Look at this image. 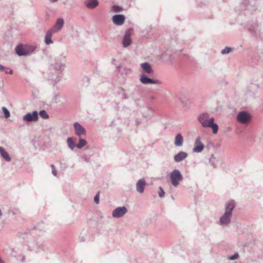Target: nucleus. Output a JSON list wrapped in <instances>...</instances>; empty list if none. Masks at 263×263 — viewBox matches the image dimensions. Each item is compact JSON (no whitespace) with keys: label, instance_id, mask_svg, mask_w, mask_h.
<instances>
[{"label":"nucleus","instance_id":"393cba45","mask_svg":"<svg viewBox=\"0 0 263 263\" xmlns=\"http://www.w3.org/2000/svg\"><path fill=\"white\" fill-rule=\"evenodd\" d=\"M123 10V8L119 6L118 5H114L112 7L111 11L114 12H119L122 11Z\"/></svg>","mask_w":263,"mask_h":263},{"label":"nucleus","instance_id":"7c9ffc66","mask_svg":"<svg viewBox=\"0 0 263 263\" xmlns=\"http://www.w3.org/2000/svg\"><path fill=\"white\" fill-rule=\"evenodd\" d=\"M238 253H235L234 255L229 257V259L230 260H235L238 257Z\"/></svg>","mask_w":263,"mask_h":263},{"label":"nucleus","instance_id":"1a4fd4ad","mask_svg":"<svg viewBox=\"0 0 263 263\" xmlns=\"http://www.w3.org/2000/svg\"><path fill=\"white\" fill-rule=\"evenodd\" d=\"M132 30L131 29H128L126 31L122 42V45L124 48L128 47L132 43Z\"/></svg>","mask_w":263,"mask_h":263},{"label":"nucleus","instance_id":"39448f33","mask_svg":"<svg viewBox=\"0 0 263 263\" xmlns=\"http://www.w3.org/2000/svg\"><path fill=\"white\" fill-rule=\"evenodd\" d=\"M170 178L172 185L176 187L180 182L183 180V176L178 170H174L170 174Z\"/></svg>","mask_w":263,"mask_h":263},{"label":"nucleus","instance_id":"37998d69","mask_svg":"<svg viewBox=\"0 0 263 263\" xmlns=\"http://www.w3.org/2000/svg\"><path fill=\"white\" fill-rule=\"evenodd\" d=\"M2 215V213L1 212V210H0V216Z\"/></svg>","mask_w":263,"mask_h":263},{"label":"nucleus","instance_id":"bb28decb","mask_svg":"<svg viewBox=\"0 0 263 263\" xmlns=\"http://www.w3.org/2000/svg\"><path fill=\"white\" fill-rule=\"evenodd\" d=\"M41 117H42L44 119H47L49 118V115L47 113V112L45 110H41L39 113H38Z\"/></svg>","mask_w":263,"mask_h":263},{"label":"nucleus","instance_id":"f3484780","mask_svg":"<svg viewBox=\"0 0 263 263\" xmlns=\"http://www.w3.org/2000/svg\"><path fill=\"white\" fill-rule=\"evenodd\" d=\"M85 6L90 9H95L99 6L98 0H87L84 3Z\"/></svg>","mask_w":263,"mask_h":263},{"label":"nucleus","instance_id":"58836bf2","mask_svg":"<svg viewBox=\"0 0 263 263\" xmlns=\"http://www.w3.org/2000/svg\"><path fill=\"white\" fill-rule=\"evenodd\" d=\"M13 71L12 69H10L8 71V74H12L13 73Z\"/></svg>","mask_w":263,"mask_h":263},{"label":"nucleus","instance_id":"a878e982","mask_svg":"<svg viewBox=\"0 0 263 263\" xmlns=\"http://www.w3.org/2000/svg\"><path fill=\"white\" fill-rule=\"evenodd\" d=\"M233 50V48L229 47H226L223 49H222L221 51V53L223 55L228 54L231 51H232Z\"/></svg>","mask_w":263,"mask_h":263},{"label":"nucleus","instance_id":"4be33fe9","mask_svg":"<svg viewBox=\"0 0 263 263\" xmlns=\"http://www.w3.org/2000/svg\"><path fill=\"white\" fill-rule=\"evenodd\" d=\"M67 143L68 147L71 150H73L74 148L76 147H77V145L76 144L75 142L73 140V139L71 137H69L67 138Z\"/></svg>","mask_w":263,"mask_h":263},{"label":"nucleus","instance_id":"473e14b6","mask_svg":"<svg viewBox=\"0 0 263 263\" xmlns=\"http://www.w3.org/2000/svg\"><path fill=\"white\" fill-rule=\"evenodd\" d=\"M9 69L8 68H7V67L4 66L3 65L0 64V71H4L5 69Z\"/></svg>","mask_w":263,"mask_h":263},{"label":"nucleus","instance_id":"4468645a","mask_svg":"<svg viewBox=\"0 0 263 263\" xmlns=\"http://www.w3.org/2000/svg\"><path fill=\"white\" fill-rule=\"evenodd\" d=\"M146 185L145 180L144 178L139 179L136 183V187L137 191L139 193H143L144 187Z\"/></svg>","mask_w":263,"mask_h":263},{"label":"nucleus","instance_id":"20e7f679","mask_svg":"<svg viewBox=\"0 0 263 263\" xmlns=\"http://www.w3.org/2000/svg\"><path fill=\"white\" fill-rule=\"evenodd\" d=\"M36 49L35 46L20 44L15 48L16 53L20 56L29 55L32 53Z\"/></svg>","mask_w":263,"mask_h":263},{"label":"nucleus","instance_id":"412c9836","mask_svg":"<svg viewBox=\"0 0 263 263\" xmlns=\"http://www.w3.org/2000/svg\"><path fill=\"white\" fill-rule=\"evenodd\" d=\"M0 154L6 161L10 162L11 160V157L8 153L1 146H0Z\"/></svg>","mask_w":263,"mask_h":263},{"label":"nucleus","instance_id":"f8f14e48","mask_svg":"<svg viewBox=\"0 0 263 263\" xmlns=\"http://www.w3.org/2000/svg\"><path fill=\"white\" fill-rule=\"evenodd\" d=\"M204 147V145L201 142L200 138L199 137H197L194 142L193 152L194 153H200L203 151Z\"/></svg>","mask_w":263,"mask_h":263},{"label":"nucleus","instance_id":"f704fd0d","mask_svg":"<svg viewBox=\"0 0 263 263\" xmlns=\"http://www.w3.org/2000/svg\"><path fill=\"white\" fill-rule=\"evenodd\" d=\"M25 259H26L25 256L23 255H21V261L22 262H24V261H25Z\"/></svg>","mask_w":263,"mask_h":263},{"label":"nucleus","instance_id":"7ed1b4c3","mask_svg":"<svg viewBox=\"0 0 263 263\" xmlns=\"http://www.w3.org/2000/svg\"><path fill=\"white\" fill-rule=\"evenodd\" d=\"M66 60V56L64 55L63 54H61L60 56L56 58L55 63L50 65V69L51 70H54L57 73L62 72L65 69V63H62L61 62L63 61L65 62Z\"/></svg>","mask_w":263,"mask_h":263},{"label":"nucleus","instance_id":"c85d7f7f","mask_svg":"<svg viewBox=\"0 0 263 263\" xmlns=\"http://www.w3.org/2000/svg\"><path fill=\"white\" fill-rule=\"evenodd\" d=\"M159 196L160 197L162 198L164 197L165 193H164L162 187L160 186L159 187Z\"/></svg>","mask_w":263,"mask_h":263},{"label":"nucleus","instance_id":"a211bd4d","mask_svg":"<svg viewBox=\"0 0 263 263\" xmlns=\"http://www.w3.org/2000/svg\"><path fill=\"white\" fill-rule=\"evenodd\" d=\"M55 33L52 30H51L50 29L48 30L46 33L45 36V43L46 45H50L52 44L53 42L51 39L52 36L53 34Z\"/></svg>","mask_w":263,"mask_h":263},{"label":"nucleus","instance_id":"ea45409f","mask_svg":"<svg viewBox=\"0 0 263 263\" xmlns=\"http://www.w3.org/2000/svg\"><path fill=\"white\" fill-rule=\"evenodd\" d=\"M8 69H5V72L6 73V74H8V71L7 70Z\"/></svg>","mask_w":263,"mask_h":263},{"label":"nucleus","instance_id":"9b49d317","mask_svg":"<svg viewBox=\"0 0 263 263\" xmlns=\"http://www.w3.org/2000/svg\"><path fill=\"white\" fill-rule=\"evenodd\" d=\"M73 128L76 135L78 137L85 136L86 134V129L79 123L75 122L73 124Z\"/></svg>","mask_w":263,"mask_h":263},{"label":"nucleus","instance_id":"6e6552de","mask_svg":"<svg viewBox=\"0 0 263 263\" xmlns=\"http://www.w3.org/2000/svg\"><path fill=\"white\" fill-rule=\"evenodd\" d=\"M39 119V114L36 110L32 112H28L23 117L24 121L26 122H31L37 121Z\"/></svg>","mask_w":263,"mask_h":263},{"label":"nucleus","instance_id":"ddd939ff","mask_svg":"<svg viewBox=\"0 0 263 263\" xmlns=\"http://www.w3.org/2000/svg\"><path fill=\"white\" fill-rule=\"evenodd\" d=\"M125 20V17L123 14H116L112 16L113 23L117 25H122Z\"/></svg>","mask_w":263,"mask_h":263},{"label":"nucleus","instance_id":"6ab92c4d","mask_svg":"<svg viewBox=\"0 0 263 263\" xmlns=\"http://www.w3.org/2000/svg\"><path fill=\"white\" fill-rule=\"evenodd\" d=\"M140 67L146 73L152 74L153 73V70L151 65L147 62H144L141 64Z\"/></svg>","mask_w":263,"mask_h":263},{"label":"nucleus","instance_id":"9d476101","mask_svg":"<svg viewBox=\"0 0 263 263\" xmlns=\"http://www.w3.org/2000/svg\"><path fill=\"white\" fill-rule=\"evenodd\" d=\"M140 81L144 85L149 84H161L162 82L159 80H154L148 78L146 75L143 74L140 78Z\"/></svg>","mask_w":263,"mask_h":263},{"label":"nucleus","instance_id":"0eeeda50","mask_svg":"<svg viewBox=\"0 0 263 263\" xmlns=\"http://www.w3.org/2000/svg\"><path fill=\"white\" fill-rule=\"evenodd\" d=\"M127 211V209L125 206H119L112 211L111 215L114 218H121L122 217Z\"/></svg>","mask_w":263,"mask_h":263},{"label":"nucleus","instance_id":"2f4dec72","mask_svg":"<svg viewBox=\"0 0 263 263\" xmlns=\"http://www.w3.org/2000/svg\"><path fill=\"white\" fill-rule=\"evenodd\" d=\"M94 201L96 203L98 204L99 202V193H98L94 197Z\"/></svg>","mask_w":263,"mask_h":263},{"label":"nucleus","instance_id":"72a5a7b5","mask_svg":"<svg viewBox=\"0 0 263 263\" xmlns=\"http://www.w3.org/2000/svg\"><path fill=\"white\" fill-rule=\"evenodd\" d=\"M249 31L251 33H252L253 35L256 34L255 30L254 29L249 28Z\"/></svg>","mask_w":263,"mask_h":263},{"label":"nucleus","instance_id":"423d86ee","mask_svg":"<svg viewBox=\"0 0 263 263\" xmlns=\"http://www.w3.org/2000/svg\"><path fill=\"white\" fill-rule=\"evenodd\" d=\"M236 119L241 124H248L251 121L252 116L246 111H241L237 114Z\"/></svg>","mask_w":263,"mask_h":263},{"label":"nucleus","instance_id":"aec40b11","mask_svg":"<svg viewBox=\"0 0 263 263\" xmlns=\"http://www.w3.org/2000/svg\"><path fill=\"white\" fill-rule=\"evenodd\" d=\"M183 139L180 134H177L175 138L174 144L176 146H181L183 145Z\"/></svg>","mask_w":263,"mask_h":263},{"label":"nucleus","instance_id":"b1692460","mask_svg":"<svg viewBox=\"0 0 263 263\" xmlns=\"http://www.w3.org/2000/svg\"><path fill=\"white\" fill-rule=\"evenodd\" d=\"M210 163L213 165L214 167H216L218 162L217 159L213 154L211 156V158L209 160Z\"/></svg>","mask_w":263,"mask_h":263},{"label":"nucleus","instance_id":"dca6fc26","mask_svg":"<svg viewBox=\"0 0 263 263\" xmlns=\"http://www.w3.org/2000/svg\"><path fill=\"white\" fill-rule=\"evenodd\" d=\"M187 156L188 155L186 152L180 151L174 156V159L176 162H180L186 159Z\"/></svg>","mask_w":263,"mask_h":263},{"label":"nucleus","instance_id":"4c0bfd02","mask_svg":"<svg viewBox=\"0 0 263 263\" xmlns=\"http://www.w3.org/2000/svg\"><path fill=\"white\" fill-rule=\"evenodd\" d=\"M58 0H49V1L50 2V3H55L58 1Z\"/></svg>","mask_w":263,"mask_h":263},{"label":"nucleus","instance_id":"2eb2a0df","mask_svg":"<svg viewBox=\"0 0 263 263\" xmlns=\"http://www.w3.org/2000/svg\"><path fill=\"white\" fill-rule=\"evenodd\" d=\"M64 25V20L63 18H58L55 25L50 29L52 30L55 33L60 31Z\"/></svg>","mask_w":263,"mask_h":263},{"label":"nucleus","instance_id":"cd10ccee","mask_svg":"<svg viewBox=\"0 0 263 263\" xmlns=\"http://www.w3.org/2000/svg\"><path fill=\"white\" fill-rule=\"evenodd\" d=\"M2 109L5 115L6 118H8L10 116V113L8 109L5 106L2 107Z\"/></svg>","mask_w":263,"mask_h":263},{"label":"nucleus","instance_id":"a19ab883","mask_svg":"<svg viewBox=\"0 0 263 263\" xmlns=\"http://www.w3.org/2000/svg\"><path fill=\"white\" fill-rule=\"evenodd\" d=\"M120 89H121V91H125V90L124 89V88H122V87H121V88H120Z\"/></svg>","mask_w":263,"mask_h":263},{"label":"nucleus","instance_id":"c9c22d12","mask_svg":"<svg viewBox=\"0 0 263 263\" xmlns=\"http://www.w3.org/2000/svg\"><path fill=\"white\" fill-rule=\"evenodd\" d=\"M79 240L81 242L84 241V240H85L84 237L83 236V237H79Z\"/></svg>","mask_w":263,"mask_h":263},{"label":"nucleus","instance_id":"79ce46f5","mask_svg":"<svg viewBox=\"0 0 263 263\" xmlns=\"http://www.w3.org/2000/svg\"><path fill=\"white\" fill-rule=\"evenodd\" d=\"M0 263H3L2 258L0 257Z\"/></svg>","mask_w":263,"mask_h":263},{"label":"nucleus","instance_id":"e433bc0d","mask_svg":"<svg viewBox=\"0 0 263 263\" xmlns=\"http://www.w3.org/2000/svg\"><path fill=\"white\" fill-rule=\"evenodd\" d=\"M149 98L152 101L153 100H155L156 99V98L155 96H151Z\"/></svg>","mask_w":263,"mask_h":263},{"label":"nucleus","instance_id":"5701e85b","mask_svg":"<svg viewBox=\"0 0 263 263\" xmlns=\"http://www.w3.org/2000/svg\"><path fill=\"white\" fill-rule=\"evenodd\" d=\"M87 144V141L82 138L79 139V141L78 144L77 145V147L79 149L82 148L83 147H84L85 145H86Z\"/></svg>","mask_w":263,"mask_h":263},{"label":"nucleus","instance_id":"c756f323","mask_svg":"<svg viewBox=\"0 0 263 263\" xmlns=\"http://www.w3.org/2000/svg\"><path fill=\"white\" fill-rule=\"evenodd\" d=\"M51 167L52 168V173L54 176H57V172L55 168V166L53 164L51 165Z\"/></svg>","mask_w":263,"mask_h":263},{"label":"nucleus","instance_id":"f03ea898","mask_svg":"<svg viewBox=\"0 0 263 263\" xmlns=\"http://www.w3.org/2000/svg\"><path fill=\"white\" fill-rule=\"evenodd\" d=\"M235 208L234 201L231 200L226 203L225 212L220 218L219 224L220 226H228L231 222L232 212Z\"/></svg>","mask_w":263,"mask_h":263},{"label":"nucleus","instance_id":"f257e3e1","mask_svg":"<svg viewBox=\"0 0 263 263\" xmlns=\"http://www.w3.org/2000/svg\"><path fill=\"white\" fill-rule=\"evenodd\" d=\"M197 120L203 127L211 128L214 134L217 133L218 125L214 123V118L210 117L208 113L203 112L200 114L197 117Z\"/></svg>","mask_w":263,"mask_h":263}]
</instances>
